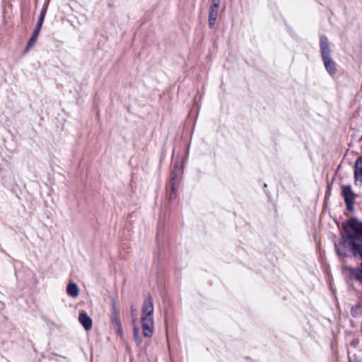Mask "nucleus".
<instances>
[{"instance_id": "nucleus-1", "label": "nucleus", "mask_w": 362, "mask_h": 362, "mask_svg": "<svg viewBox=\"0 0 362 362\" xmlns=\"http://www.w3.org/2000/svg\"><path fill=\"white\" fill-rule=\"evenodd\" d=\"M343 232L337 242L334 250L339 258L353 257L361 260L357 269H362V221L351 217L342 222Z\"/></svg>"}, {"instance_id": "nucleus-2", "label": "nucleus", "mask_w": 362, "mask_h": 362, "mask_svg": "<svg viewBox=\"0 0 362 362\" xmlns=\"http://www.w3.org/2000/svg\"><path fill=\"white\" fill-rule=\"evenodd\" d=\"M184 166L185 160H175L171 163L170 182L169 184L170 191L168 194L170 201H173L177 198V190L182 180Z\"/></svg>"}, {"instance_id": "nucleus-3", "label": "nucleus", "mask_w": 362, "mask_h": 362, "mask_svg": "<svg viewBox=\"0 0 362 362\" xmlns=\"http://www.w3.org/2000/svg\"><path fill=\"white\" fill-rule=\"evenodd\" d=\"M320 44L325 67L327 72L332 76L335 74L337 68L336 64L331 57V50L329 49L328 39L325 36H321Z\"/></svg>"}, {"instance_id": "nucleus-4", "label": "nucleus", "mask_w": 362, "mask_h": 362, "mask_svg": "<svg viewBox=\"0 0 362 362\" xmlns=\"http://www.w3.org/2000/svg\"><path fill=\"white\" fill-rule=\"evenodd\" d=\"M356 194L353 192L351 185L341 186V197L346 204V209L352 212L354 210Z\"/></svg>"}, {"instance_id": "nucleus-5", "label": "nucleus", "mask_w": 362, "mask_h": 362, "mask_svg": "<svg viewBox=\"0 0 362 362\" xmlns=\"http://www.w3.org/2000/svg\"><path fill=\"white\" fill-rule=\"evenodd\" d=\"M143 335L150 338L154 332V322L153 317H141Z\"/></svg>"}, {"instance_id": "nucleus-6", "label": "nucleus", "mask_w": 362, "mask_h": 362, "mask_svg": "<svg viewBox=\"0 0 362 362\" xmlns=\"http://www.w3.org/2000/svg\"><path fill=\"white\" fill-rule=\"evenodd\" d=\"M220 2L221 0H212L209 16V26L210 28H213L216 23Z\"/></svg>"}, {"instance_id": "nucleus-7", "label": "nucleus", "mask_w": 362, "mask_h": 362, "mask_svg": "<svg viewBox=\"0 0 362 362\" xmlns=\"http://www.w3.org/2000/svg\"><path fill=\"white\" fill-rule=\"evenodd\" d=\"M341 271L342 272L345 271L349 272V277L350 279H354L362 284V269H355V267L344 265L342 266Z\"/></svg>"}, {"instance_id": "nucleus-8", "label": "nucleus", "mask_w": 362, "mask_h": 362, "mask_svg": "<svg viewBox=\"0 0 362 362\" xmlns=\"http://www.w3.org/2000/svg\"><path fill=\"white\" fill-rule=\"evenodd\" d=\"M112 316H111V323L116 327L117 329V332L119 334H122V325L119 319V312L116 307V301L115 300H112Z\"/></svg>"}, {"instance_id": "nucleus-9", "label": "nucleus", "mask_w": 362, "mask_h": 362, "mask_svg": "<svg viewBox=\"0 0 362 362\" xmlns=\"http://www.w3.org/2000/svg\"><path fill=\"white\" fill-rule=\"evenodd\" d=\"M153 298L148 296L142 305V317H153Z\"/></svg>"}, {"instance_id": "nucleus-10", "label": "nucleus", "mask_w": 362, "mask_h": 362, "mask_svg": "<svg viewBox=\"0 0 362 362\" xmlns=\"http://www.w3.org/2000/svg\"><path fill=\"white\" fill-rule=\"evenodd\" d=\"M78 320L86 331H89L92 329L93 321L87 313H81L78 316Z\"/></svg>"}, {"instance_id": "nucleus-11", "label": "nucleus", "mask_w": 362, "mask_h": 362, "mask_svg": "<svg viewBox=\"0 0 362 362\" xmlns=\"http://www.w3.org/2000/svg\"><path fill=\"white\" fill-rule=\"evenodd\" d=\"M137 318L133 319L132 323L134 325L133 332H134V339L136 346H140L142 343V338L140 336V329L139 327L136 325Z\"/></svg>"}, {"instance_id": "nucleus-12", "label": "nucleus", "mask_w": 362, "mask_h": 362, "mask_svg": "<svg viewBox=\"0 0 362 362\" xmlns=\"http://www.w3.org/2000/svg\"><path fill=\"white\" fill-rule=\"evenodd\" d=\"M354 177L362 182V160H356L354 165Z\"/></svg>"}, {"instance_id": "nucleus-13", "label": "nucleus", "mask_w": 362, "mask_h": 362, "mask_svg": "<svg viewBox=\"0 0 362 362\" xmlns=\"http://www.w3.org/2000/svg\"><path fill=\"white\" fill-rule=\"evenodd\" d=\"M67 294L73 298H76L79 294L78 286L75 283H69L66 288Z\"/></svg>"}, {"instance_id": "nucleus-14", "label": "nucleus", "mask_w": 362, "mask_h": 362, "mask_svg": "<svg viewBox=\"0 0 362 362\" xmlns=\"http://www.w3.org/2000/svg\"><path fill=\"white\" fill-rule=\"evenodd\" d=\"M40 31V30L35 29L32 37H30V39L29 40V41L28 42V45H27L26 49H25L26 51L28 50L31 47H33L34 45V44L35 43V42L37 40V38Z\"/></svg>"}, {"instance_id": "nucleus-15", "label": "nucleus", "mask_w": 362, "mask_h": 362, "mask_svg": "<svg viewBox=\"0 0 362 362\" xmlns=\"http://www.w3.org/2000/svg\"><path fill=\"white\" fill-rule=\"evenodd\" d=\"M45 15V12L42 11L41 13H40V16L38 18V21H37V23L36 24V26H35V29L40 30L42 25V23H43V21H44Z\"/></svg>"}, {"instance_id": "nucleus-16", "label": "nucleus", "mask_w": 362, "mask_h": 362, "mask_svg": "<svg viewBox=\"0 0 362 362\" xmlns=\"http://www.w3.org/2000/svg\"><path fill=\"white\" fill-rule=\"evenodd\" d=\"M331 185H332V184H330V185H328V187H327L328 189H327V194H330V192H331Z\"/></svg>"}, {"instance_id": "nucleus-17", "label": "nucleus", "mask_w": 362, "mask_h": 362, "mask_svg": "<svg viewBox=\"0 0 362 362\" xmlns=\"http://www.w3.org/2000/svg\"><path fill=\"white\" fill-rule=\"evenodd\" d=\"M354 311H356V309H355V308L353 306V307L351 308V313L352 316H354V317L355 315H354Z\"/></svg>"}, {"instance_id": "nucleus-18", "label": "nucleus", "mask_w": 362, "mask_h": 362, "mask_svg": "<svg viewBox=\"0 0 362 362\" xmlns=\"http://www.w3.org/2000/svg\"><path fill=\"white\" fill-rule=\"evenodd\" d=\"M354 311H356V309H355V308L353 306V307L351 308V313L352 316H354V317L355 315H354Z\"/></svg>"}, {"instance_id": "nucleus-19", "label": "nucleus", "mask_w": 362, "mask_h": 362, "mask_svg": "<svg viewBox=\"0 0 362 362\" xmlns=\"http://www.w3.org/2000/svg\"><path fill=\"white\" fill-rule=\"evenodd\" d=\"M133 313H134V310L132 308V320H133V319H135V318H137L136 317H134V316Z\"/></svg>"}, {"instance_id": "nucleus-20", "label": "nucleus", "mask_w": 362, "mask_h": 362, "mask_svg": "<svg viewBox=\"0 0 362 362\" xmlns=\"http://www.w3.org/2000/svg\"><path fill=\"white\" fill-rule=\"evenodd\" d=\"M267 184H264V189L267 188Z\"/></svg>"}, {"instance_id": "nucleus-21", "label": "nucleus", "mask_w": 362, "mask_h": 362, "mask_svg": "<svg viewBox=\"0 0 362 362\" xmlns=\"http://www.w3.org/2000/svg\"><path fill=\"white\" fill-rule=\"evenodd\" d=\"M360 308V305H356V308Z\"/></svg>"}, {"instance_id": "nucleus-22", "label": "nucleus", "mask_w": 362, "mask_h": 362, "mask_svg": "<svg viewBox=\"0 0 362 362\" xmlns=\"http://www.w3.org/2000/svg\"><path fill=\"white\" fill-rule=\"evenodd\" d=\"M358 158L361 159V158H362V156H359Z\"/></svg>"}, {"instance_id": "nucleus-23", "label": "nucleus", "mask_w": 362, "mask_h": 362, "mask_svg": "<svg viewBox=\"0 0 362 362\" xmlns=\"http://www.w3.org/2000/svg\"><path fill=\"white\" fill-rule=\"evenodd\" d=\"M349 362H351V360H349Z\"/></svg>"}]
</instances>
